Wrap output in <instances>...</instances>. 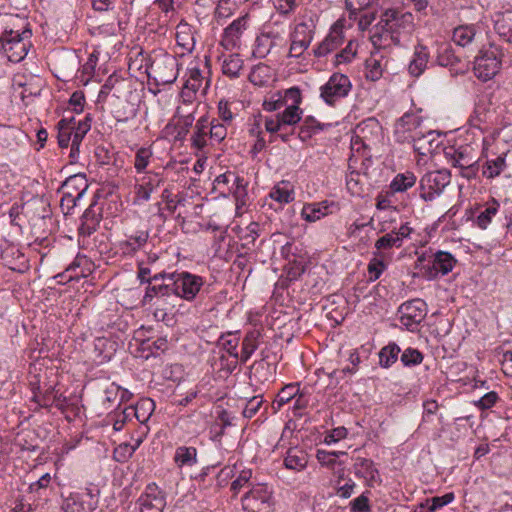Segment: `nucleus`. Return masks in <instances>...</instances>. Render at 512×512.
I'll use <instances>...</instances> for the list:
<instances>
[{
  "mask_svg": "<svg viewBox=\"0 0 512 512\" xmlns=\"http://www.w3.org/2000/svg\"><path fill=\"white\" fill-rule=\"evenodd\" d=\"M87 189V180L81 174L70 176L62 185V192H69L80 197L84 195Z\"/></svg>",
  "mask_w": 512,
  "mask_h": 512,
  "instance_id": "473e14b6",
  "label": "nucleus"
},
{
  "mask_svg": "<svg viewBox=\"0 0 512 512\" xmlns=\"http://www.w3.org/2000/svg\"><path fill=\"white\" fill-rule=\"evenodd\" d=\"M282 99L285 103V107H300L302 101L301 91L298 87H291L285 90Z\"/></svg>",
  "mask_w": 512,
  "mask_h": 512,
  "instance_id": "5fc2aeb1",
  "label": "nucleus"
},
{
  "mask_svg": "<svg viewBox=\"0 0 512 512\" xmlns=\"http://www.w3.org/2000/svg\"><path fill=\"white\" fill-rule=\"evenodd\" d=\"M164 182V177L160 173L145 172L135 178L134 185V204L141 205L150 200L151 194L159 188Z\"/></svg>",
  "mask_w": 512,
  "mask_h": 512,
  "instance_id": "0eeeda50",
  "label": "nucleus"
},
{
  "mask_svg": "<svg viewBox=\"0 0 512 512\" xmlns=\"http://www.w3.org/2000/svg\"><path fill=\"white\" fill-rule=\"evenodd\" d=\"M506 166V155L500 154L495 159L486 160L482 167V174L487 179H494V177L501 175Z\"/></svg>",
  "mask_w": 512,
  "mask_h": 512,
  "instance_id": "7c9ffc66",
  "label": "nucleus"
},
{
  "mask_svg": "<svg viewBox=\"0 0 512 512\" xmlns=\"http://www.w3.org/2000/svg\"><path fill=\"white\" fill-rule=\"evenodd\" d=\"M58 393L54 387H49L43 394H35L33 401L38 403L41 407L49 408L56 402Z\"/></svg>",
  "mask_w": 512,
  "mask_h": 512,
  "instance_id": "864d4df0",
  "label": "nucleus"
},
{
  "mask_svg": "<svg viewBox=\"0 0 512 512\" xmlns=\"http://www.w3.org/2000/svg\"><path fill=\"white\" fill-rule=\"evenodd\" d=\"M328 214V205L322 203H311L303 206L301 216L307 222H315Z\"/></svg>",
  "mask_w": 512,
  "mask_h": 512,
  "instance_id": "f704fd0d",
  "label": "nucleus"
},
{
  "mask_svg": "<svg viewBox=\"0 0 512 512\" xmlns=\"http://www.w3.org/2000/svg\"><path fill=\"white\" fill-rule=\"evenodd\" d=\"M262 405H263V397L260 395L253 396L246 402V405L242 412L243 416L245 418H249V419L254 417L257 414V412L260 410Z\"/></svg>",
  "mask_w": 512,
  "mask_h": 512,
  "instance_id": "6e6d98bb",
  "label": "nucleus"
},
{
  "mask_svg": "<svg viewBox=\"0 0 512 512\" xmlns=\"http://www.w3.org/2000/svg\"><path fill=\"white\" fill-rule=\"evenodd\" d=\"M433 136V131H427L424 133L415 132V134H411L410 142L413 143L414 150L421 156H427L431 154V141Z\"/></svg>",
  "mask_w": 512,
  "mask_h": 512,
  "instance_id": "cd10ccee",
  "label": "nucleus"
},
{
  "mask_svg": "<svg viewBox=\"0 0 512 512\" xmlns=\"http://www.w3.org/2000/svg\"><path fill=\"white\" fill-rule=\"evenodd\" d=\"M473 148L471 145H461L451 154L450 162L459 169L460 175L466 179L475 177L478 171L473 156Z\"/></svg>",
  "mask_w": 512,
  "mask_h": 512,
  "instance_id": "f8f14e48",
  "label": "nucleus"
},
{
  "mask_svg": "<svg viewBox=\"0 0 512 512\" xmlns=\"http://www.w3.org/2000/svg\"><path fill=\"white\" fill-rule=\"evenodd\" d=\"M432 269L436 273L440 272L442 275L448 273V252L439 251L434 255Z\"/></svg>",
  "mask_w": 512,
  "mask_h": 512,
  "instance_id": "bf43d9fd",
  "label": "nucleus"
},
{
  "mask_svg": "<svg viewBox=\"0 0 512 512\" xmlns=\"http://www.w3.org/2000/svg\"><path fill=\"white\" fill-rule=\"evenodd\" d=\"M365 67L367 79L377 81L381 78L383 73L382 59H378L375 54H371L366 60Z\"/></svg>",
  "mask_w": 512,
  "mask_h": 512,
  "instance_id": "49530a36",
  "label": "nucleus"
},
{
  "mask_svg": "<svg viewBox=\"0 0 512 512\" xmlns=\"http://www.w3.org/2000/svg\"><path fill=\"white\" fill-rule=\"evenodd\" d=\"M31 36L32 31L27 27L4 30L0 36L1 48L10 62L18 63L26 57L31 46Z\"/></svg>",
  "mask_w": 512,
  "mask_h": 512,
  "instance_id": "f03ea898",
  "label": "nucleus"
},
{
  "mask_svg": "<svg viewBox=\"0 0 512 512\" xmlns=\"http://www.w3.org/2000/svg\"><path fill=\"white\" fill-rule=\"evenodd\" d=\"M213 188L221 194L238 193L243 188V179L231 172L223 173L215 178Z\"/></svg>",
  "mask_w": 512,
  "mask_h": 512,
  "instance_id": "f3484780",
  "label": "nucleus"
},
{
  "mask_svg": "<svg viewBox=\"0 0 512 512\" xmlns=\"http://www.w3.org/2000/svg\"><path fill=\"white\" fill-rule=\"evenodd\" d=\"M313 23L300 22L295 25L291 35L289 56L299 58L310 46L314 36Z\"/></svg>",
  "mask_w": 512,
  "mask_h": 512,
  "instance_id": "6e6552de",
  "label": "nucleus"
},
{
  "mask_svg": "<svg viewBox=\"0 0 512 512\" xmlns=\"http://www.w3.org/2000/svg\"><path fill=\"white\" fill-rule=\"evenodd\" d=\"M141 440H138L135 446H130L129 444H124L118 446L114 450V459L118 462H124L128 458H130L135 452L136 448L140 445Z\"/></svg>",
  "mask_w": 512,
  "mask_h": 512,
  "instance_id": "680f3d73",
  "label": "nucleus"
},
{
  "mask_svg": "<svg viewBox=\"0 0 512 512\" xmlns=\"http://www.w3.org/2000/svg\"><path fill=\"white\" fill-rule=\"evenodd\" d=\"M203 81L204 77L202 76L200 69L191 68L189 70V78L186 80L184 90L182 91V96L190 98L191 95H189V92L195 94L199 91L202 88Z\"/></svg>",
  "mask_w": 512,
  "mask_h": 512,
  "instance_id": "4c0bfd02",
  "label": "nucleus"
},
{
  "mask_svg": "<svg viewBox=\"0 0 512 512\" xmlns=\"http://www.w3.org/2000/svg\"><path fill=\"white\" fill-rule=\"evenodd\" d=\"M302 109L300 107H285L283 112L277 113L283 127L289 128L300 122L302 118Z\"/></svg>",
  "mask_w": 512,
  "mask_h": 512,
  "instance_id": "37998d69",
  "label": "nucleus"
},
{
  "mask_svg": "<svg viewBox=\"0 0 512 512\" xmlns=\"http://www.w3.org/2000/svg\"><path fill=\"white\" fill-rule=\"evenodd\" d=\"M275 8L282 15H289L295 11L298 6L297 0H275Z\"/></svg>",
  "mask_w": 512,
  "mask_h": 512,
  "instance_id": "69168bd1",
  "label": "nucleus"
},
{
  "mask_svg": "<svg viewBox=\"0 0 512 512\" xmlns=\"http://www.w3.org/2000/svg\"><path fill=\"white\" fill-rule=\"evenodd\" d=\"M271 199L279 203H289L294 199V192L289 182L282 181L275 185L270 192Z\"/></svg>",
  "mask_w": 512,
  "mask_h": 512,
  "instance_id": "58836bf2",
  "label": "nucleus"
},
{
  "mask_svg": "<svg viewBox=\"0 0 512 512\" xmlns=\"http://www.w3.org/2000/svg\"><path fill=\"white\" fill-rule=\"evenodd\" d=\"M470 59L468 55L456 54V50L451 48L450 55V74H463L468 71Z\"/></svg>",
  "mask_w": 512,
  "mask_h": 512,
  "instance_id": "c03bdc74",
  "label": "nucleus"
},
{
  "mask_svg": "<svg viewBox=\"0 0 512 512\" xmlns=\"http://www.w3.org/2000/svg\"><path fill=\"white\" fill-rule=\"evenodd\" d=\"M369 498L366 494L351 501V512H370Z\"/></svg>",
  "mask_w": 512,
  "mask_h": 512,
  "instance_id": "774afa93",
  "label": "nucleus"
},
{
  "mask_svg": "<svg viewBox=\"0 0 512 512\" xmlns=\"http://www.w3.org/2000/svg\"><path fill=\"white\" fill-rule=\"evenodd\" d=\"M416 182L413 173L398 174L392 181L390 187L394 192H403L412 187Z\"/></svg>",
  "mask_w": 512,
  "mask_h": 512,
  "instance_id": "09e8293b",
  "label": "nucleus"
},
{
  "mask_svg": "<svg viewBox=\"0 0 512 512\" xmlns=\"http://www.w3.org/2000/svg\"><path fill=\"white\" fill-rule=\"evenodd\" d=\"M352 88L348 76L341 73H334L329 80L321 87V98L330 106L341 98L346 97Z\"/></svg>",
  "mask_w": 512,
  "mask_h": 512,
  "instance_id": "423d86ee",
  "label": "nucleus"
},
{
  "mask_svg": "<svg viewBox=\"0 0 512 512\" xmlns=\"http://www.w3.org/2000/svg\"><path fill=\"white\" fill-rule=\"evenodd\" d=\"M400 238L397 235H394V233L391 231L390 233L385 234L384 236L380 237L375 242V248L377 250H387L391 249L393 247H401Z\"/></svg>",
  "mask_w": 512,
  "mask_h": 512,
  "instance_id": "603ef678",
  "label": "nucleus"
},
{
  "mask_svg": "<svg viewBox=\"0 0 512 512\" xmlns=\"http://www.w3.org/2000/svg\"><path fill=\"white\" fill-rule=\"evenodd\" d=\"M308 464V454L297 447L290 448L284 458V466L293 471H302Z\"/></svg>",
  "mask_w": 512,
  "mask_h": 512,
  "instance_id": "aec40b11",
  "label": "nucleus"
},
{
  "mask_svg": "<svg viewBox=\"0 0 512 512\" xmlns=\"http://www.w3.org/2000/svg\"><path fill=\"white\" fill-rule=\"evenodd\" d=\"M421 118L413 113H405L395 125V135L400 142H409L411 134L421 132Z\"/></svg>",
  "mask_w": 512,
  "mask_h": 512,
  "instance_id": "2eb2a0df",
  "label": "nucleus"
},
{
  "mask_svg": "<svg viewBox=\"0 0 512 512\" xmlns=\"http://www.w3.org/2000/svg\"><path fill=\"white\" fill-rule=\"evenodd\" d=\"M330 126H331V124L321 123L313 116H307L303 120L302 125L300 126L298 137L302 141H307L313 135L317 134L320 131H323L324 129H326Z\"/></svg>",
  "mask_w": 512,
  "mask_h": 512,
  "instance_id": "b1692460",
  "label": "nucleus"
},
{
  "mask_svg": "<svg viewBox=\"0 0 512 512\" xmlns=\"http://www.w3.org/2000/svg\"><path fill=\"white\" fill-rule=\"evenodd\" d=\"M475 34L472 25H461L453 30L452 40L455 45L465 48V46L472 43Z\"/></svg>",
  "mask_w": 512,
  "mask_h": 512,
  "instance_id": "e433bc0d",
  "label": "nucleus"
},
{
  "mask_svg": "<svg viewBox=\"0 0 512 512\" xmlns=\"http://www.w3.org/2000/svg\"><path fill=\"white\" fill-rule=\"evenodd\" d=\"M210 123L207 118L201 117L196 125L195 131L192 135V146L198 150H202L207 145V138L209 136Z\"/></svg>",
  "mask_w": 512,
  "mask_h": 512,
  "instance_id": "bb28decb",
  "label": "nucleus"
},
{
  "mask_svg": "<svg viewBox=\"0 0 512 512\" xmlns=\"http://www.w3.org/2000/svg\"><path fill=\"white\" fill-rule=\"evenodd\" d=\"M503 55V50L497 44L481 49L475 58V76L483 81L493 79L500 71Z\"/></svg>",
  "mask_w": 512,
  "mask_h": 512,
  "instance_id": "20e7f679",
  "label": "nucleus"
},
{
  "mask_svg": "<svg viewBox=\"0 0 512 512\" xmlns=\"http://www.w3.org/2000/svg\"><path fill=\"white\" fill-rule=\"evenodd\" d=\"M414 18L410 12H400L395 9L385 10L379 23L374 27L370 40L374 47L383 48L391 43L400 44L401 37L411 33Z\"/></svg>",
  "mask_w": 512,
  "mask_h": 512,
  "instance_id": "f257e3e1",
  "label": "nucleus"
},
{
  "mask_svg": "<svg viewBox=\"0 0 512 512\" xmlns=\"http://www.w3.org/2000/svg\"><path fill=\"white\" fill-rule=\"evenodd\" d=\"M178 61L175 56L168 53L155 55L147 68L148 77L157 85L173 83L178 77Z\"/></svg>",
  "mask_w": 512,
  "mask_h": 512,
  "instance_id": "39448f33",
  "label": "nucleus"
},
{
  "mask_svg": "<svg viewBox=\"0 0 512 512\" xmlns=\"http://www.w3.org/2000/svg\"><path fill=\"white\" fill-rule=\"evenodd\" d=\"M153 153L150 148L141 147L137 150L135 159H134V168L136 172L141 175L146 171L147 166L149 165L150 159Z\"/></svg>",
  "mask_w": 512,
  "mask_h": 512,
  "instance_id": "8fccbe9b",
  "label": "nucleus"
},
{
  "mask_svg": "<svg viewBox=\"0 0 512 512\" xmlns=\"http://www.w3.org/2000/svg\"><path fill=\"white\" fill-rule=\"evenodd\" d=\"M243 67V60L238 54L228 55L222 63V72L230 78L239 77L240 71Z\"/></svg>",
  "mask_w": 512,
  "mask_h": 512,
  "instance_id": "ea45409f",
  "label": "nucleus"
},
{
  "mask_svg": "<svg viewBox=\"0 0 512 512\" xmlns=\"http://www.w3.org/2000/svg\"><path fill=\"white\" fill-rule=\"evenodd\" d=\"M400 348L395 343H389L379 352V363L382 367L388 368L398 359Z\"/></svg>",
  "mask_w": 512,
  "mask_h": 512,
  "instance_id": "79ce46f5",
  "label": "nucleus"
},
{
  "mask_svg": "<svg viewBox=\"0 0 512 512\" xmlns=\"http://www.w3.org/2000/svg\"><path fill=\"white\" fill-rule=\"evenodd\" d=\"M241 503L245 512H273L276 501L267 484L257 483L243 494Z\"/></svg>",
  "mask_w": 512,
  "mask_h": 512,
  "instance_id": "7ed1b4c3",
  "label": "nucleus"
},
{
  "mask_svg": "<svg viewBox=\"0 0 512 512\" xmlns=\"http://www.w3.org/2000/svg\"><path fill=\"white\" fill-rule=\"evenodd\" d=\"M381 133V125L375 118H368L360 122L355 129L356 138H360L365 143L370 142Z\"/></svg>",
  "mask_w": 512,
  "mask_h": 512,
  "instance_id": "6ab92c4d",
  "label": "nucleus"
},
{
  "mask_svg": "<svg viewBox=\"0 0 512 512\" xmlns=\"http://www.w3.org/2000/svg\"><path fill=\"white\" fill-rule=\"evenodd\" d=\"M239 342L240 337L238 335V332H228L226 334H222L217 343L219 346L222 347L223 350H225L231 357L235 359L234 366L237 364V361L240 357L237 350Z\"/></svg>",
  "mask_w": 512,
  "mask_h": 512,
  "instance_id": "2f4dec72",
  "label": "nucleus"
},
{
  "mask_svg": "<svg viewBox=\"0 0 512 512\" xmlns=\"http://www.w3.org/2000/svg\"><path fill=\"white\" fill-rule=\"evenodd\" d=\"M90 129L91 118L89 116H86L84 120H80L78 122L75 121V128L73 129V137L70 152L71 157L74 158L75 153L79 152V146Z\"/></svg>",
  "mask_w": 512,
  "mask_h": 512,
  "instance_id": "393cba45",
  "label": "nucleus"
},
{
  "mask_svg": "<svg viewBox=\"0 0 512 512\" xmlns=\"http://www.w3.org/2000/svg\"><path fill=\"white\" fill-rule=\"evenodd\" d=\"M386 265L383 260L373 258L368 264V272L372 280H377L382 272L385 270Z\"/></svg>",
  "mask_w": 512,
  "mask_h": 512,
  "instance_id": "338daca9",
  "label": "nucleus"
},
{
  "mask_svg": "<svg viewBox=\"0 0 512 512\" xmlns=\"http://www.w3.org/2000/svg\"><path fill=\"white\" fill-rule=\"evenodd\" d=\"M136 505L138 512H163L166 506L165 494L157 486L148 485Z\"/></svg>",
  "mask_w": 512,
  "mask_h": 512,
  "instance_id": "ddd939ff",
  "label": "nucleus"
},
{
  "mask_svg": "<svg viewBox=\"0 0 512 512\" xmlns=\"http://www.w3.org/2000/svg\"><path fill=\"white\" fill-rule=\"evenodd\" d=\"M448 185V170L439 169L427 173L421 179V187L423 193L421 194L425 200H433L439 196L446 186Z\"/></svg>",
  "mask_w": 512,
  "mask_h": 512,
  "instance_id": "9b49d317",
  "label": "nucleus"
},
{
  "mask_svg": "<svg viewBox=\"0 0 512 512\" xmlns=\"http://www.w3.org/2000/svg\"><path fill=\"white\" fill-rule=\"evenodd\" d=\"M344 41L343 31L334 27L331 29L326 38L314 50L316 57L326 56L328 53L337 49Z\"/></svg>",
  "mask_w": 512,
  "mask_h": 512,
  "instance_id": "a211bd4d",
  "label": "nucleus"
},
{
  "mask_svg": "<svg viewBox=\"0 0 512 512\" xmlns=\"http://www.w3.org/2000/svg\"><path fill=\"white\" fill-rule=\"evenodd\" d=\"M149 232L146 230L137 231L136 234L128 237L127 240L120 243L124 253L131 254L140 250L148 241Z\"/></svg>",
  "mask_w": 512,
  "mask_h": 512,
  "instance_id": "c756f323",
  "label": "nucleus"
},
{
  "mask_svg": "<svg viewBox=\"0 0 512 512\" xmlns=\"http://www.w3.org/2000/svg\"><path fill=\"white\" fill-rule=\"evenodd\" d=\"M173 460L178 468L192 467L197 463V449L192 446H179L175 450Z\"/></svg>",
  "mask_w": 512,
  "mask_h": 512,
  "instance_id": "412c9836",
  "label": "nucleus"
},
{
  "mask_svg": "<svg viewBox=\"0 0 512 512\" xmlns=\"http://www.w3.org/2000/svg\"><path fill=\"white\" fill-rule=\"evenodd\" d=\"M512 14H504L501 18L495 20V29L499 33V35L506 40L508 43L512 44Z\"/></svg>",
  "mask_w": 512,
  "mask_h": 512,
  "instance_id": "a18cd8bd",
  "label": "nucleus"
},
{
  "mask_svg": "<svg viewBox=\"0 0 512 512\" xmlns=\"http://www.w3.org/2000/svg\"><path fill=\"white\" fill-rule=\"evenodd\" d=\"M500 204L497 200L493 199L490 203L487 204L485 209L479 212L476 217L475 222L481 229H486L492 221V218L497 214L499 210Z\"/></svg>",
  "mask_w": 512,
  "mask_h": 512,
  "instance_id": "a19ab883",
  "label": "nucleus"
},
{
  "mask_svg": "<svg viewBox=\"0 0 512 512\" xmlns=\"http://www.w3.org/2000/svg\"><path fill=\"white\" fill-rule=\"evenodd\" d=\"M248 17L242 16L235 19L228 27L224 29L221 45L226 50H232L240 45V39L247 29Z\"/></svg>",
  "mask_w": 512,
  "mask_h": 512,
  "instance_id": "4468645a",
  "label": "nucleus"
},
{
  "mask_svg": "<svg viewBox=\"0 0 512 512\" xmlns=\"http://www.w3.org/2000/svg\"><path fill=\"white\" fill-rule=\"evenodd\" d=\"M428 62V53L424 47L416 48L413 59L411 60L408 71L414 76H420L426 68Z\"/></svg>",
  "mask_w": 512,
  "mask_h": 512,
  "instance_id": "c9c22d12",
  "label": "nucleus"
},
{
  "mask_svg": "<svg viewBox=\"0 0 512 512\" xmlns=\"http://www.w3.org/2000/svg\"><path fill=\"white\" fill-rule=\"evenodd\" d=\"M299 394L298 384H288L283 387L277 394L275 400L272 403V409L274 412H278L285 404L293 400Z\"/></svg>",
  "mask_w": 512,
  "mask_h": 512,
  "instance_id": "72a5a7b5",
  "label": "nucleus"
},
{
  "mask_svg": "<svg viewBox=\"0 0 512 512\" xmlns=\"http://www.w3.org/2000/svg\"><path fill=\"white\" fill-rule=\"evenodd\" d=\"M354 469L357 476L363 477L369 482H375L379 477V472L371 459L358 458L354 464Z\"/></svg>",
  "mask_w": 512,
  "mask_h": 512,
  "instance_id": "c85d7f7f",
  "label": "nucleus"
},
{
  "mask_svg": "<svg viewBox=\"0 0 512 512\" xmlns=\"http://www.w3.org/2000/svg\"><path fill=\"white\" fill-rule=\"evenodd\" d=\"M58 144L61 148H67L70 141L72 142L73 129L75 128V117L61 119L58 124Z\"/></svg>",
  "mask_w": 512,
  "mask_h": 512,
  "instance_id": "a878e982",
  "label": "nucleus"
},
{
  "mask_svg": "<svg viewBox=\"0 0 512 512\" xmlns=\"http://www.w3.org/2000/svg\"><path fill=\"white\" fill-rule=\"evenodd\" d=\"M98 504V499L90 491L75 494L69 497L64 504L65 512H93Z\"/></svg>",
  "mask_w": 512,
  "mask_h": 512,
  "instance_id": "dca6fc26",
  "label": "nucleus"
},
{
  "mask_svg": "<svg viewBox=\"0 0 512 512\" xmlns=\"http://www.w3.org/2000/svg\"><path fill=\"white\" fill-rule=\"evenodd\" d=\"M210 123V129H209V139L212 141H215L217 143H220L223 141L227 135V129L226 127L221 123H215L214 121L209 122Z\"/></svg>",
  "mask_w": 512,
  "mask_h": 512,
  "instance_id": "0e129e2a",
  "label": "nucleus"
},
{
  "mask_svg": "<svg viewBox=\"0 0 512 512\" xmlns=\"http://www.w3.org/2000/svg\"><path fill=\"white\" fill-rule=\"evenodd\" d=\"M176 296L186 301H192L199 293L204 282L202 277L189 272H175Z\"/></svg>",
  "mask_w": 512,
  "mask_h": 512,
  "instance_id": "9d476101",
  "label": "nucleus"
},
{
  "mask_svg": "<svg viewBox=\"0 0 512 512\" xmlns=\"http://www.w3.org/2000/svg\"><path fill=\"white\" fill-rule=\"evenodd\" d=\"M263 109L268 112H273L285 107V103L282 99L281 92H275L266 98L263 102Z\"/></svg>",
  "mask_w": 512,
  "mask_h": 512,
  "instance_id": "052dcab7",
  "label": "nucleus"
},
{
  "mask_svg": "<svg viewBox=\"0 0 512 512\" xmlns=\"http://www.w3.org/2000/svg\"><path fill=\"white\" fill-rule=\"evenodd\" d=\"M372 0H345L346 10L349 13V19L356 20L357 15L368 8Z\"/></svg>",
  "mask_w": 512,
  "mask_h": 512,
  "instance_id": "3c124183",
  "label": "nucleus"
},
{
  "mask_svg": "<svg viewBox=\"0 0 512 512\" xmlns=\"http://www.w3.org/2000/svg\"><path fill=\"white\" fill-rule=\"evenodd\" d=\"M251 476V470L241 471L239 476L232 482L231 490L234 491V493H238L242 488H247L248 490L251 486L254 485L250 483Z\"/></svg>",
  "mask_w": 512,
  "mask_h": 512,
  "instance_id": "13d9d810",
  "label": "nucleus"
},
{
  "mask_svg": "<svg viewBox=\"0 0 512 512\" xmlns=\"http://www.w3.org/2000/svg\"><path fill=\"white\" fill-rule=\"evenodd\" d=\"M432 137V141H431V154H429L431 156V158L437 162L439 161L441 157L443 158H447V146L444 144V136H442L441 134L439 133H436L435 131H433V136Z\"/></svg>",
  "mask_w": 512,
  "mask_h": 512,
  "instance_id": "de8ad7c7",
  "label": "nucleus"
},
{
  "mask_svg": "<svg viewBox=\"0 0 512 512\" xmlns=\"http://www.w3.org/2000/svg\"><path fill=\"white\" fill-rule=\"evenodd\" d=\"M398 312L400 323L413 332L426 316V303L421 299H413L403 303Z\"/></svg>",
  "mask_w": 512,
  "mask_h": 512,
  "instance_id": "1a4fd4ad",
  "label": "nucleus"
},
{
  "mask_svg": "<svg viewBox=\"0 0 512 512\" xmlns=\"http://www.w3.org/2000/svg\"><path fill=\"white\" fill-rule=\"evenodd\" d=\"M422 360V353L419 350L413 348H408L404 350V352L401 355V361L405 366L420 364Z\"/></svg>",
  "mask_w": 512,
  "mask_h": 512,
  "instance_id": "e2e57ef3",
  "label": "nucleus"
},
{
  "mask_svg": "<svg viewBox=\"0 0 512 512\" xmlns=\"http://www.w3.org/2000/svg\"><path fill=\"white\" fill-rule=\"evenodd\" d=\"M99 223L100 215L94 211V205H90L82 215L79 234L82 236H90L97 230Z\"/></svg>",
  "mask_w": 512,
  "mask_h": 512,
  "instance_id": "4be33fe9",
  "label": "nucleus"
},
{
  "mask_svg": "<svg viewBox=\"0 0 512 512\" xmlns=\"http://www.w3.org/2000/svg\"><path fill=\"white\" fill-rule=\"evenodd\" d=\"M357 53V43L350 40L346 47L336 55V63H349L355 57Z\"/></svg>",
  "mask_w": 512,
  "mask_h": 512,
  "instance_id": "4d7b16f0",
  "label": "nucleus"
},
{
  "mask_svg": "<svg viewBox=\"0 0 512 512\" xmlns=\"http://www.w3.org/2000/svg\"><path fill=\"white\" fill-rule=\"evenodd\" d=\"M260 337L261 332L258 329H252L246 333L242 341V351L240 355V360L242 362H247L252 354L257 350Z\"/></svg>",
  "mask_w": 512,
  "mask_h": 512,
  "instance_id": "5701e85b",
  "label": "nucleus"
}]
</instances>
